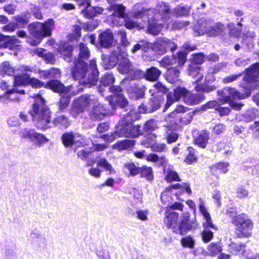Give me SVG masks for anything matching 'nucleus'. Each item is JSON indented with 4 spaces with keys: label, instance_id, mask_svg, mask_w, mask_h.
<instances>
[{
    "label": "nucleus",
    "instance_id": "1",
    "mask_svg": "<svg viewBox=\"0 0 259 259\" xmlns=\"http://www.w3.org/2000/svg\"><path fill=\"white\" fill-rule=\"evenodd\" d=\"M79 57L72 69V75L74 79L79 80V82L84 87L90 88L95 85L98 79L96 61L92 60L87 69V64L83 60L89 58L90 51L86 45L82 43L79 45Z\"/></svg>",
    "mask_w": 259,
    "mask_h": 259
},
{
    "label": "nucleus",
    "instance_id": "2",
    "mask_svg": "<svg viewBox=\"0 0 259 259\" xmlns=\"http://www.w3.org/2000/svg\"><path fill=\"white\" fill-rule=\"evenodd\" d=\"M35 101L29 113L38 128L45 130L51 127V113L45 106L43 98L39 95L35 96Z\"/></svg>",
    "mask_w": 259,
    "mask_h": 259
},
{
    "label": "nucleus",
    "instance_id": "3",
    "mask_svg": "<svg viewBox=\"0 0 259 259\" xmlns=\"http://www.w3.org/2000/svg\"><path fill=\"white\" fill-rule=\"evenodd\" d=\"M183 97L184 102L190 105H196L204 100L205 95L202 93L192 94L184 88L178 87L174 91L167 95L165 108H169L174 102Z\"/></svg>",
    "mask_w": 259,
    "mask_h": 259
},
{
    "label": "nucleus",
    "instance_id": "4",
    "mask_svg": "<svg viewBox=\"0 0 259 259\" xmlns=\"http://www.w3.org/2000/svg\"><path fill=\"white\" fill-rule=\"evenodd\" d=\"M133 17L135 18H142L144 16L147 15L148 25L147 31L149 33L155 35L158 34L163 28L162 23L155 22V18L152 16L154 14V11L151 9L145 8L140 4H137L134 5L133 9Z\"/></svg>",
    "mask_w": 259,
    "mask_h": 259
},
{
    "label": "nucleus",
    "instance_id": "5",
    "mask_svg": "<svg viewBox=\"0 0 259 259\" xmlns=\"http://www.w3.org/2000/svg\"><path fill=\"white\" fill-rule=\"evenodd\" d=\"M54 26L55 22L52 19H49L44 23L36 22L29 24L28 29L30 33L37 38L36 40H29V44L32 46H37L39 44L43 38L51 35Z\"/></svg>",
    "mask_w": 259,
    "mask_h": 259
},
{
    "label": "nucleus",
    "instance_id": "6",
    "mask_svg": "<svg viewBox=\"0 0 259 259\" xmlns=\"http://www.w3.org/2000/svg\"><path fill=\"white\" fill-rule=\"evenodd\" d=\"M47 88H49L55 92L63 94V97L60 101L59 107L61 110H63L67 107L69 103V98L75 95L82 91L81 87L78 90H75L73 85H70L65 88L64 85L58 80H53L46 85Z\"/></svg>",
    "mask_w": 259,
    "mask_h": 259
},
{
    "label": "nucleus",
    "instance_id": "7",
    "mask_svg": "<svg viewBox=\"0 0 259 259\" xmlns=\"http://www.w3.org/2000/svg\"><path fill=\"white\" fill-rule=\"evenodd\" d=\"M140 126L138 125H133L127 123L124 120L119 123L116 126L113 133L102 136V138L107 142H111L115 139L121 137L136 138L141 135Z\"/></svg>",
    "mask_w": 259,
    "mask_h": 259
},
{
    "label": "nucleus",
    "instance_id": "8",
    "mask_svg": "<svg viewBox=\"0 0 259 259\" xmlns=\"http://www.w3.org/2000/svg\"><path fill=\"white\" fill-rule=\"evenodd\" d=\"M236 227L235 233L238 238H248L251 235L253 223L247 215L244 213L238 214L233 221Z\"/></svg>",
    "mask_w": 259,
    "mask_h": 259
},
{
    "label": "nucleus",
    "instance_id": "9",
    "mask_svg": "<svg viewBox=\"0 0 259 259\" xmlns=\"http://www.w3.org/2000/svg\"><path fill=\"white\" fill-rule=\"evenodd\" d=\"M217 94L218 96H221L218 100L221 104L229 103L232 108L236 110H239L241 108L242 105L235 103L233 100L243 99V95H241L235 89L225 88L221 90H218Z\"/></svg>",
    "mask_w": 259,
    "mask_h": 259
},
{
    "label": "nucleus",
    "instance_id": "10",
    "mask_svg": "<svg viewBox=\"0 0 259 259\" xmlns=\"http://www.w3.org/2000/svg\"><path fill=\"white\" fill-rule=\"evenodd\" d=\"M199 209L202 214L204 221L202 223L204 230L201 233L203 241L205 242H209L213 237V233L208 228L217 230L216 226L212 223L211 217L204 206V202L202 198L199 199Z\"/></svg>",
    "mask_w": 259,
    "mask_h": 259
},
{
    "label": "nucleus",
    "instance_id": "11",
    "mask_svg": "<svg viewBox=\"0 0 259 259\" xmlns=\"http://www.w3.org/2000/svg\"><path fill=\"white\" fill-rule=\"evenodd\" d=\"M245 71L246 74L242 86L248 91L247 94L249 95L250 91L258 86L259 80L257 75L259 74V63L254 64L249 68L246 69Z\"/></svg>",
    "mask_w": 259,
    "mask_h": 259
},
{
    "label": "nucleus",
    "instance_id": "12",
    "mask_svg": "<svg viewBox=\"0 0 259 259\" xmlns=\"http://www.w3.org/2000/svg\"><path fill=\"white\" fill-rule=\"evenodd\" d=\"M146 47L159 55H163L168 50L174 51L177 48V45L166 37H159L153 43L146 42Z\"/></svg>",
    "mask_w": 259,
    "mask_h": 259
},
{
    "label": "nucleus",
    "instance_id": "13",
    "mask_svg": "<svg viewBox=\"0 0 259 259\" xmlns=\"http://www.w3.org/2000/svg\"><path fill=\"white\" fill-rule=\"evenodd\" d=\"M109 11H113L112 15L108 17V22L112 25L120 26L123 24L122 19L125 17V7L122 4H111L108 8Z\"/></svg>",
    "mask_w": 259,
    "mask_h": 259
},
{
    "label": "nucleus",
    "instance_id": "14",
    "mask_svg": "<svg viewBox=\"0 0 259 259\" xmlns=\"http://www.w3.org/2000/svg\"><path fill=\"white\" fill-rule=\"evenodd\" d=\"M109 90L111 93L114 94V96L108 97L109 103L113 108L114 107L115 104L122 107H124L127 105V100L121 93L122 90L119 86H111Z\"/></svg>",
    "mask_w": 259,
    "mask_h": 259
},
{
    "label": "nucleus",
    "instance_id": "15",
    "mask_svg": "<svg viewBox=\"0 0 259 259\" xmlns=\"http://www.w3.org/2000/svg\"><path fill=\"white\" fill-rule=\"evenodd\" d=\"M189 219L188 214L185 213L183 220L179 224H177L176 227L174 228L173 232L179 234L184 235L188 231L196 229L198 226L196 221L190 222Z\"/></svg>",
    "mask_w": 259,
    "mask_h": 259
},
{
    "label": "nucleus",
    "instance_id": "16",
    "mask_svg": "<svg viewBox=\"0 0 259 259\" xmlns=\"http://www.w3.org/2000/svg\"><path fill=\"white\" fill-rule=\"evenodd\" d=\"M154 14L152 16L155 18V22L160 23L159 18L167 19L169 18L170 14V6L166 3L161 2L156 6L155 9H153Z\"/></svg>",
    "mask_w": 259,
    "mask_h": 259
},
{
    "label": "nucleus",
    "instance_id": "17",
    "mask_svg": "<svg viewBox=\"0 0 259 259\" xmlns=\"http://www.w3.org/2000/svg\"><path fill=\"white\" fill-rule=\"evenodd\" d=\"M133 66L127 58L125 51L120 52L118 54V71L123 74L130 73L133 70Z\"/></svg>",
    "mask_w": 259,
    "mask_h": 259
},
{
    "label": "nucleus",
    "instance_id": "18",
    "mask_svg": "<svg viewBox=\"0 0 259 259\" xmlns=\"http://www.w3.org/2000/svg\"><path fill=\"white\" fill-rule=\"evenodd\" d=\"M20 70L22 72H36V70L34 67H30L27 66H21L18 69H15L12 67L9 62H3L1 65V72L2 74H5L8 75H14L16 71Z\"/></svg>",
    "mask_w": 259,
    "mask_h": 259
},
{
    "label": "nucleus",
    "instance_id": "19",
    "mask_svg": "<svg viewBox=\"0 0 259 259\" xmlns=\"http://www.w3.org/2000/svg\"><path fill=\"white\" fill-rule=\"evenodd\" d=\"M97 101L95 96L84 95L80 96L75 100L74 106L78 109L79 112H82L88 106L97 103Z\"/></svg>",
    "mask_w": 259,
    "mask_h": 259
},
{
    "label": "nucleus",
    "instance_id": "20",
    "mask_svg": "<svg viewBox=\"0 0 259 259\" xmlns=\"http://www.w3.org/2000/svg\"><path fill=\"white\" fill-rule=\"evenodd\" d=\"M146 90L144 85H139L134 82H131L130 86L126 88L129 97L135 100L143 98Z\"/></svg>",
    "mask_w": 259,
    "mask_h": 259
},
{
    "label": "nucleus",
    "instance_id": "21",
    "mask_svg": "<svg viewBox=\"0 0 259 259\" xmlns=\"http://www.w3.org/2000/svg\"><path fill=\"white\" fill-rule=\"evenodd\" d=\"M62 140L66 147H70L73 145L77 147L82 145L83 139L78 134L65 133L62 136Z\"/></svg>",
    "mask_w": 259,
    "mask_h": 259
},
{
    "label": "nucleus",
    "instance_id": "22",
    "mask_svg": "<svg viewBox=\"0 0 259 259\" xmlns=\"http://www.w3.org/2000/svg\"><path fill=\"white\" fill-rule=\"evenodd\" d=\"M212 20L210 19H201L199 20L194 26V34L196 36L207 34L209 26L211 24Z\"/></svg>",
    "mask_w": 259,
    "mask_h": 259
},
{
    "label": "nucleus",
    "instance_id": "23",
    "mask_svg": "<svg viewBox=\"0 0 259 259\" xmlns=\"http://www.w3.org/2000/svg\"><path fill=\"white\" fill-rule=\"evenodd\" d=\"M99 39L101 46L104 48H109L117 43V40L114 39L112 32L109 29L101 33Z\"/></svg>",
    "mask_w": 259,
    "mask_h": 259
},
{
    "label": "nucleus",
    "instance_id": "24",
    "mask_svg": "<svg viewBox=\"0 0 259 259\" xmlns=\"http://www.w3.org/2000/svg\"><path fill=\"white\" fill-rule=\"evenodd\" d=\"M179 214L175 211H169L168 210L165 212V216L164 219V223L166 226L171 228L174 231V228L178 224Z\"/></svg>",
    "mask_w": 259,
    "mask_h": 259
},
{
    "label": "nucleus",
    "instance_id": "25",
    "mask_svg": "<svg viewBox=\"0 0 259 259\" xmlns=\"http://www.w3.org/2000/svg\"><path fill=\"white\" fill-rule=\"evenodd\" d=\"M93 105V109L90 113L91 117L94 120H101L107 113L105 108L99 103Z\"/></svg>",
    "mask_w": 259,
    "mask_h": 259
},
{
    "label": "nucleus",
    "instance_id": "26",
    "mask_svg": "<svg viewBox=\"0 0 259 259\" xmlns=\"http://www.w3.org/2000/svg\"><path fill=\"white\" fill-rule=\"evenodd\" d=\"M245 246V244H233L231 248L235 251V253L237 254L241 253L244 257H246V259H259L258 255L250 254V251L249 250H244Z\"/></svg>",
    "mask_w": 259,
    "mask_h": 259
},
{
    "label": "nucleus",
    "instance_id": "27",
    "mask_svg": "<svg viewBox=\"0 0 259 259\" xmlns=\"http://www.w3.org/2000/svg\"><path fill=\"white\" fill-rule=\"evenodd\" d=\"M118 62V55L113 54L110 56L102 55V65L106 69L114 67Z\"/></svg>",
    "mask_w": 259,
    "mask_h": 259
},
{
    "label": "nucleus",
    "instance_id": "28",
    "mask_svg": "<svg viewBox=\"0 0 259 259\" xmlns=\"http://www.w3.org/2000/svg\"><path fill=\"white\" fill-rule=\"evenodd\" d=\"M225 29V26L220 22L213 23L212 21L207 31V35L209 36H214L220 34Z\"/></svg>",
    "mask_w": 259,
    "mask_h": 259
},
{
    "label": "nucleus",
    "instance_id": "29",
    "mask_svg": "<svg viewBox=\"0 0 259 259\" xmlns=\"http://www.w3.org/2000/svg\"><path fill=\"white\" fill-rule=\"evenodd\" d=\"M161 74V71L157 68L151 67L147 69L146 71L144 74V76L145 79L148 81H154L158 79Z\"/></svg>",
    "mask_w": 259,
    "mask_h": 259
},
{
    "label": "nucleus",
    "instance_id": "30",
    "mask_svg": "<svg viewBox=\"0 0 259 259\" xmlns=\"http://www.w3.org/2000/svg\"><path fill=\"white\" fill-rule=\"evenodd\" d=\"M79 7L81 9V12L84 15V16L87 18H92L95 17L94 10L90 8H94L90 5V3L88 1H82L79 4Z\"/></svg>",
    "mask_w": 259,
    "mask_h": 259
},
{
    "label": "nucleus",
    "instance_id": "31",
    "mask_svg": "<svg viewBox=\"0 0 259 259\" xmlns=\"http://www.w3.org/2000/svg\"><path fill=\"white\" fill-rule=\"evenodd\" d=\"M209 139V134L206 131H202L198 133V135L195 138V144L199 147L204 148Z\"/></svg>",
    "mask_w": 259,
    "mask_h": 259
},
{
    "label": "nucleus",
    "instance_id": "32",
    "mask_svg": "<svg viewBox=\"0 0 259 259\" xmlns=\"http://www.w3.org/2000/svg\"><path fill=\"white\" fill-rule=\"evenodd\" d=\"M18 40L14 37H10L0 34V48H11V44H15Z\"/></svg>",
    "mask_w": 259,
    "mask_h": 259
},
{
    "label": "nucleus",
    "instance_id": "33",
    "mask_svg": "<svg viewBox=\"0 0 259 259\" xmlns=\"http://www.w3.org/2000/svg\"><path fill=\"white\" fill-rule=\"evenodd\" d=\"M180 70L175 67L170 68L168 69L167 72L166 79L171 83H174L179 81L180 75Z\"/></svg>",
    "mask_w": 259,
    "mask_h": 259
},
{
    "label": "nucleus",
    "instance_id": "34",
    "mask_svg": "<svg viewBox=\"0 0 259 259\" xmlns=\"http://www.w3.org/2000/svg\"><path fill=\"white\" fill-rule=\"evenodd\" d=\"M115 79L112 74L107 73L105 74L101 79V85L99 87V92L102 94L103 92L102 86H108L113 83Z\"/></svg>",
    "mask_w": 259,
    "mask_h": 259
},
{
    "label": "nucleus",
    "instance_id": "35",
    "mask_svg": "<svg viewBox=\"0 0 259 259\" xmlns=\"http://www.w3.org/2000/svg\"><path fill=\"white\" fill-rule=\"evenodd\" d=\"M135 145V141L132 140H124L115 144L113 148L118 151L127 150L133 147Z\"/></svg>",
    "mask_w": 259,
    "mask_h": 259
},
{
    "label": "nucleus",
    "instance_id": "36",
    "mask_svg": "<svg viewBox=\"0 0 259 259\" xmlns=\"http://www.w3.org/2000/svg\"><path fill=\"white\" fill-rule=\"evenodd\" d=\"M164 179L167 182H171L172 181L180 182L181 181L178 173L170 167L165 169L164 170Z\"/></svg>",
    "mask_w": 259,
    "mask_h": 259
},
{
    "label": "nucleus",
    "instance_id": "37",
    "mask_svg": "<svg viewBox=\"0 0 259 259\" xmlns=\"http://www.w3.org/2000/svg\"><path fill=\"white\" fill-rule=\"evenodd\" d=\"M189 74L194 78V82L200 81L203 77V75L200 71V67L197 66H190L189 68Z\"/></svg>",
    "mask_w": 259,
    "mask_h": 259
},
{
    "label": "nucleus",
    "instance_id": "38",
    "mask_svg": "<svg viewBox=\"0 0 259 259\" xmlns=\"http://www.w3.org/2000/svg\"><path fill=\"white\" fill-rule=\"evenodd\" d=\"M97 164L103 168L105 170L108 171L110 174H115L116 173V171L111 164L104 158H102L98 160L97 161Z\"/></svg>",
    "mask_w": 259,
    "mask_h": 259
},
{
    "label": "nucleus",
    "instance_id": "39",
    "mask_svg": "<svg viewBox=\"0 0 259 259\" xmlns=\"http://www.w3.org/2000/svg\"><path fill=\"white\" fill-rule=\"evenodd\" d=\"M72 46L68 44H64L59 48V52L64 56V59L67 61H70Z\"/></svg>",
    "mask_w": 259,
    "mask_h": 259
},
{
    "label": "nucleus",
    "instance_id": "40",
    "mask_svg": "<svg viewBox=\"0 0 259 259\" xmlns=\"http://www.w3.org/2000/svg\"><path fill=\"white\" fill-rule=\"evenodd\" d=\"M30 141L35 142L37 146L40 147L48 143L49 139L44 134L36 132Z\"/></svg>",
    "mask_w": 259,
    "mask_h": 259
},
{
    "label": "nucleus",
    "instance_id": "41",
    "mask_svg": "<svg viewBox=\"0 0 259 259\" xmlns=\"http://www.w3.org/2000/svg\"><path fill=\"white\" fill-rule=\"evenodd\" d=\"M24 90L18 91L15 89L10 90L6 93L7 98L11 101L19 102L20 98L18 94H24Z\"/></svg>",
    "mask_w": 259,
    "mask_h": 259
},
{
    "label": "nucleus",
    "instance_id": "42",
    "mask_svg": "<svg viewBox=\"0 0 259 259\" xmlns=\"http://www.w3.org/2000/svg\"><path fill=\"white\" fill-rule=\"evenodd\" d=\"M22 75H15L14 77V83L16 86H20L23 84H27L29 82V75L24 72Z\"/></svg>",
    "mask_w": 259,
    "mask_h": 259
},
{
    "label": "nucleus",
    "instance_id": "43",
    "mask_svg": "<svg viewBox=\"0 0 259 259\" xmlns=\"http://www.w3.org/2000/svg\"><path fill=\"white\" fill-rule=\"evenodd\" d=\"M208 254L210 256H215L222 251L220 243H211L207 247Z\"/></svg>",
    "mask_w": 259,
    "mask_h": 259
},
{
    "label": "nucleus",
    "instance_id": "44",
    "mask_svg": "<svg viewBox=\"0 0 259 259\" xmlns=\"http://www.w3.org/2000/svg\"><path fill=\"white\" fill-rule=\"evenodd\" d=\"M217 87L214 85H208L206 84H197L195 87V90L197 92H203L208 93L215 90Z\"/></svg>",
    "mask_w": 259,
    "mask_h": 259
},
{
    "label": "nucleus",
    "instance_id": "45",
    "mask_svg": "<svg viewBox=\"0 0 259 259\" xmlns=\"http://www.w3.org/2000/svg\"><path fill=\"white\" fill-rule=\"evenodd\" d=\"M190 9L189 6H179L174 10L173 13L177 16H186L189 14Z\"/></svg>",
    "mask_w": 259,
    "mask_h": 259
},
{
    "label": "nucleus",
    "instance_id": "46",
    "mask_svg": "<svg viewBox=\"0 0 259 259\" xmlns=\"http://www.w3.org/2000/svg\"><path fill=\"white\" fill-rule=\"evenodd\" d=\"M140 172L142 177L145 178L147 180L151 181L153 179V171L151 167L143 166L140 168Z\"/></svg>",
    "mask_w": 259,
    "mask_h": 259
},
{
    "label": "nucleus",
    "instance_id": "47",
    "mask_svg": "<svg viewBox=\"0 0 259 259\" xmlns=\"http://www.w3.org/2000/svg\"><path fill=\"white\" fill-rule=\"evenodd\" d=\"M171 194V187H166L165 190L161 193V200L164 204H169L171 200L170 194Z\"/></svg>",
    "mask_w": 259,
    "mask_h": 259
},
{
    "label": "nucleus",
    "instance_id": "48",
    "mask_svg": "<svg viewBox=\"0 0 259 259\" xmlns=\"http://www.w3.org/2000/svg\"><path fill=\"white\" fill-rule=\"evenodd\" d=\"M124 168L129 172L128 176H134L140 172L141 167L136 166L133 163H127L124 165Z\"/></svg>",
    "mask_w": 259,
    "mask_h": 259
},
{
    "label": "nucleus",
    "instance_id": "49",
    "mask_svg": "<svg viewBox=\"0 0 259 259\" xmlns=\"http://www.w3.org/2000/svg\"><path fill=\"white\" fill-rule=\"evenodd\" d=\"M30 15L29 14H22L16 17V23H15L17 26L24 27L29 21Z\"/></svg>",
    "mask_w": 259,
    "mask_h": 259
},
{
    "label": "nucleus",
    "instance_id": "50",
    "mask_svg": "<svg viewBox=\"0 0 259 259\" xmlns=\"http://www.w3.org/2000/svg\"><path fill=\"white\" fill-rule=\"evenodd\" d=\"M53 123L56 126L61 125L67 127L69 124V121L67 117L64 115H61L57 117L53 121Z\"/></svg>",
    "mask_w": 259,
    "mask_h": 259
},
{
    "label": "nucleus",
    "instance_id": "51",
    "mask_svg": "<svg viewBox=\"0 0 259 259\" xmlns=\"http://www.w3.org/2000/svg\"><path fill=\"white\" fill-rule=\"evenodd\" d=\"M35 132L36 131L34 128L25 127L21 130L20 135L23 138L30 140Z\"/></svg>",
    "mask_w": 259,
    "mask_h": 259
},
{
    "label": "nucleus",
    "instance_id": "52",
    "mask_svg": "<svg viewBox=\"0 0 259 259\" xmlns=\"http://www.w3.org/2000/svg\"><path fill=\"white\" fill-rule=\"evenodd\" d=\"M156 91L158 93H164L166 92L167 89L161 83L158 82L153 85V89H151L149 93L153 96L155 95Z\"/></svg>",
    "mask_w": 259,
    "mask_h": 259
},
{
    "label": "nucleus",
    "instance_id": "53",
    "mask_svg": "<svg viewBox=\"0 0 259 259\" xmlns=\"http://www.w3.org/2000/svg\"><path fill=\"white\" fill-rule=\"evenodd\" d=\"M161 103V97H158L157 98L153 97V99H151L149 102V107L151 108V112L156 110L158 109Z\"/></svg>",
    "mask_w": 259,
    "mask_h": 259
},
{
    "label": "nucleus",
    "instance_id": "54",
    "mask_svg": "<svg viewBox=\"0 0 259 259\" xmlns=\"http://www.w3.org/2000/svg\"><path fill=\"white\" fill-rule=\"evenodd\" d=\"M220 104H221V103L219 100L218 101L215 100L210 101L204 104L201 107V109L204 111L209 109H214L217 110Z\"/></svg>",
    "mask_w": 259,
    "mask_h": 259
},
{
    "label": "nucleus",
    "instance_id": "55",
    "mask_svg": "<svg viewBox=\"0 0 259 259\" xmlns=\"http://www.w3.org/2000/svg\"><path fill=\"white\" fill-rule=\"evenodd\" d=\"M157 127L156 122L153 119L148 120L144 125V130L147 133L152 132Z\"/></svg>",
    "mask_w": 259,
    "mask_h": 259
},
{
    "label": "nucleus",
    "instance_id": "56",
    "mask_svg": "<svg viewBox=\"0 0 259 259\" xmlns=\"http://www.w3.org/2000/svg\"><path fill=\"white\" fill-rule=\"evenodd\" d=\"M229 163L227 162H219L212 167V170L213 172L220 170V172L226 173L228 171V167Z\"/></svg>",
    "mask_w": 259,
    "mask_h": 259
},
{
    "label": "nucleus",
    "instance_id": "57",
    "mask_svg": "<svg viewBox=\"0 0 259 259\" xmlns=\"http://www.w3.org/2000/svg\"><path fill=\"white\" fill-rule=\"evenodd\" d=\"M181 243L183 247L193 248L195 241L192 237L188 236L182 239Z\"/></svg>",
    "mask_w": 259,
    "mask_h": 259
},
{
    "label": "nucleus",
    "instance_id": "58",
    "mask_svg": "<svg viewBox=\"0 0 259 259\" xmlns=\"http://www.w3.org/2000/svg\"><path fill=\"white\" fill-rule=\"evenodd\" d=\"M236 196L239 198H247L248 196V191L244 186L238 187L236 190Z\"/></svg>",
    "mask_w": 259,
    "mask_h": 259
},
{
    "label": "nucleus",
    "instance_id": "59",
    "mask_svg": "<svg viewBox=\"0 0 259 259\" xmlns=\"http://www.w3.org/2000/svg\"><path fill=\"white\" fill-rule=\"evenodd\" d=\"M119 36L121 44L124 47H127L130 45L126 39V33L124 30L118 31L115 34Z\"/></svg>",
    "mask_w": 259,
    "mask_h": 259
},
{
    "label": "nucleus",
    "instance_id": "60",
    "mask_svg": "<svg viewBox=\"0 0 259 259\" xmlns=\"http://www.w3.org/2000/svg\"><path fill=\"white\" fill-rule=\"evenodd\" d=\"M96 254L99 259H110V255L109 251L102 248L97 249Z\"/></svg>",
    "mask_w": 259,
    "mask_h": 259
},
{
    "label": "nucleus",
    "instance_id": "61",
    "mask_svg": "<svg viewBox=\"0 0 259 259\" xmlns=\"http://www.w3.org/2000/svg\"><path fill=\"white\" fill-rule=\"evenodd\" d=\"M136 217L143 221H146L148 220V210L147 209H139L136 211Z\"/></svg>",
    "mask_w": 259,
    "mask_h": 259
},
{
    "label": "nucleus",
    "instance_id": "62",
    "mask_svg": "<svg viewBox=\"0 0 259 259\" xmlns=\"http://www.w3.org/2000/svg\"><path fill=\"white\" fill-rule=\"evenodd\" d=\"M189 154L185 159V162L188 164H191L196 160V157L194 155V150L191 147H188Z\"/></svg>",
    "mask_w": 259,
    "mask_h": 259
},
{
    "label": "nucleus",
    "instance_id": "63",
    "mask_svg": "<svg viewBox=\"0 0 259 259\" xmlns=\"http://www.w3.org/2000/svg\"><path fill=\"white\" fill-rule=\"evenodd\" d=\"M27 83L30 84L32 87L34 88H40L45 85V88H47L46 85V84H45L43 82L35 78H30L29 76V82H27ZM48 83H47V84ZM48 88L50 89L49 88Z\"/></svg>",
    "mask_w": 259,
    "mask_h": 259
},
{
    "label": "nucleus",
    "instance_id": "64",
    "mask_svg": "<svg viewBox=\"0 0 259 259\" xmlns=\"http://www.w3.org/2000/svg\"><path fill=\"white\" fill-rule=\"evenodd\" d=\"M191 60L195 64H201L204 61V55L203 53L194 54Z\"/></svg>",
    "mask_w": 259,
    "mask_h": 259
}]
</instances>
